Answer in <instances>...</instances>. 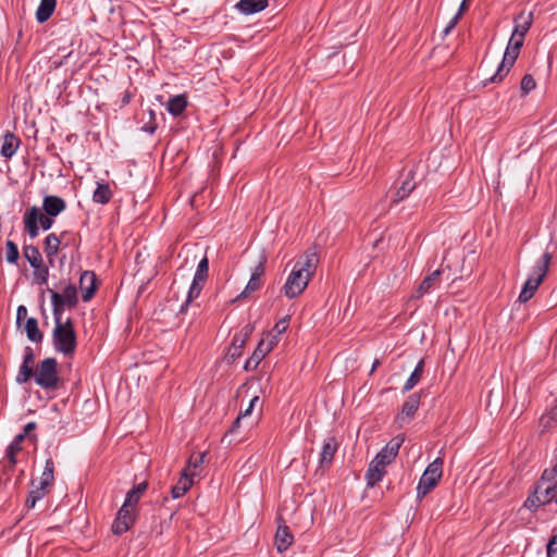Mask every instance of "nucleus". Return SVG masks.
<instances>
[{
    "label": "nucleus",
    "instance_id": "34",
    "mask_svg": "<svg viewBox=\"0 0 557 557\" xmlns=\"http://www.w3.org/2000/svg\"><path fill=\"white\" fill-rule=\"evenodd\" d=\"M54 482V462L52 458H48L45 463L44 471L40 476L39 484L44 487H50Z\"/></svg>",
    "mask_w": 557,
    "mask_h": 557
},
{
    "label": "nucleus",
    "instance_id": "7",
    "mask_svg": "<svg viewBox=\"0 0 557 557\" xmlns=\"http://www.w3.org/2000/svg\"><path fill=\"white\" fill-rule=\"evenodd\" d=\"M309 281L310 277L294 267L284 285L285 296L288 298H295L299 296L307 287Z\"/></svg>",
    "mask_w": 557,
    "mask_h": 557
},
{
    "label": "nucleus",
    "instance_id": "28",
    "mask_svg": "<svg viewBox=\"0 0 557 557\" xmlns=\"http://www.w3.org/2000/svg\"><path fill=\"white\" fill-rule=\"evenodd\" d=\"M187 107V98L185 95H177L170 98L168 102V111L173 116H180Z\"/></svg>",
    "mask_w": 557,
    "mask_h": 557
},
{
    "label": "nucleus",
    "instance_id": "29",
    "mask_svg": "<svg viewBox=\"0 0 557 557\" xmlns=\"http://www.w3.org/2000/svg\"><path fill=\"white\" fill-rule=\"evenodd\" d=\"M148 483L147 482H140L137 485H135L132 490H129L126 494L124 503L127 505H131L133 507H136L137 503L141 498V496L147 491Z\"/></svg>",
    "mask_w": 557,
    "mask_h": 557
},
{
    "label": "nucleus",
    "instance_id": "37",
    "mask_svg": "<svg viewBox=\"0 0 557 557\" xmlns=\"http://www.w3.org/2000/svg\"><path fill=\"white\" fill-rule=\"evenodd\" d=\"M416 184L410 178L405 180L395 194L394 202H399L406 199Z\"/></svg>",
    "mask_w": 557,
    "mask_h": 557
},
{
    "label": "nucleus",
    "instance_id": "43",
    "mask_svg": "<svg viewBox=\"0 0 557 557\" xmlns=\"http://www.w3.org/2000/svg\"><path fill=\"white\" fill-rule=\"evenodd\" d=\"M23 435H16L5 449V456L11 460L22 450Z\"/></svg>",
    "mask_w": 557,
    "mask_h": 557
},
{
    "label": "nucleus",
    "instance_id": "47",
    "mask_svg": "<svg viewBox=\"0 0 557 557\" xmlns=\"http://www.w3.org/2000/svg\"><path fill=\"white\" fill-rule=\"evenodd\" d=\"M421 377L422 374L413 370L403 386V393L411 391L420 382Z\"/></svg>",
    "mask_w": 557,
    "mask_h": 557
},
{
    "label": "nucleus",
    "instance_id": "54",
    "mask_svg": "<svg viewBox=\"0 0 557 557\" xmlns=\"http://www.w3.org/2000/svg\"><path fill=\"white\" fill-rule=\"evenodd\" d=\"M264 262L265 258H263V261H260L253 269L251 276L261 280V276L264 274Z\"/></svg>",
    "mask_w": 557,
    "mask_h": 557
},
{
    "label": "nucleus",
    "instance_id": "57",
    "mask_svg": "<svg viewBox=\"0 0 557 557\" xmlns=\"http://www.w3.org/2000/svg\"><path fill=\"white\" fill-rule=\"evenodd\" d=\"M468 10V2L463 1L460 3V7L458 9V12L456 13V15L458 17H461L462 14Z\"/></svg>",
    "mask_w": 557,
    "mask_h": 557
},
{
    "label": "nucleus",
    "instance_id": "6",
    "mask_svg": "<svg viewBox=\"0 0 557 557\" xmlns=\"http://www.w3.org/2000/svg\"><path fill=\"white\" fill-rule=\"evenodd\" d=\"M443 474V459L436 458L428 465L417 486V497L426 496L440 482Z\"/></svg>",
    "mask_w": 557,
    "mask_h": 557
},
{
    "label": "nucleus",
    "instance_id": "45",
    "mask_svg": "<svg viewBox=\"0 0 557 557\" xmlns=\"http://www.w3.org/2000/svg\"><path fill=\"white\" fill-rule=\"evenodd\" d=\"M16 463V458H13V460H11L10 457L4 456V458L0 461V473L9 478L10 473L14 470Z\"/></svg>",
    "mask_w": 557,
    "mask_h": 557
},
{
    "label": "nucleus",
    "instance_id": "40",
    "mask_svg": "<svg viewBox=\"0 0 557 557\" xmlns=\"http://www.w3.org/2000/svg\"><path fill=\"white\" fill-rule=\"evenodd\" d=\"M33 269L34 282L38 285L47 284L49 277V268L45 263H41L38 265V268Z\"/></svg>",
    "mask_w": 557,
    "mask_h": 557
},
{
    "label": "nucleus",
    "instance_id": "64",
    "mask_svg": "<svg viewBox=\"0 0 557 557\" xmlns=\"http://www.w3.org/2000/svg\"><path fill=\"white\" fill-rule=\"evenodd\" d=\"M259 403V396H253L249 401V407L253 409L255 405Z\"/></svg>",
    "mask_w": 557,
    "mask_h": 557
},
{
    "label": "nucleus",
    "instance_id": "13",
    "mask_svg": "<svg viewBox=\"0 0 557 557\" xmlns=\"http://www.w3.org/2000/svg\"><path fill=\"white\" fill-rule=\"evenodd\" d=\"M277 520L282 523L278 524L275 533V546L278 553H284L293 545L294 535L282 517H278Z\"/></svg>",
    "mask_w": 557,
    "mask_h": 557
},
{
    "label": "nucleus",
    "instance_id": "9",
    "mask_svg": "<svg viewBox=\"0 0 557 557\" xmlns=\"http://www.w3.org/2000/svg\"><path fill=\"white\" fill-rule=\"evenodd\" d=\"M404 443L403 437H394L392 438L374 457V460H376L380 463V467L382 466H388L392 463V461L396 458L398 455L399 448L401 444Z\"/></svg>",
    "mask_w": 557,
    "mask_h": 557
},
{
    "label": "nucleus",
    "instance_id": "56",
    "mask_svg": "<svg viewBox=\"0 0 557 557\" xmlns=\"http://www.w3.org/2000/svg\"><path fill=\"white\" fill-rule=\"evenodd\" d=\"M460 17H458L456 14L455 16L448 22L447 26L444 28V35H448L457 25Z\"/></svg>",
    "mask_w": 557,
    "mask_h": 557
},
{
    "label": "nucleus",
    "instance_id": "15",
    "mask_svg": "<svg viewBox=\"0 0 557 557\" xmlns=\"http://www.w3.org/2000/svg\"><path fill=\"white\" fill-rule=\"evenodd\" d=\"M65 234L66 232H63L58 236L55 233H50L44 239V252L51 265L53 264L54 258L61 247V239Z\"/></svg>",
    "mask_w": 557,
    "mask_h": 557
},
{
    "label": "nucleus",
    "instance_id": "5",
    "mask_svg": "<svg viewBox=\"0 0 557 557\" xmlns=\"http://www.w3.org/2000/svg\"><path fill=\"white\" fill-rule=\"evenodd\" d=\"M35 383L44 389L54 391L59 386L58 362L55 358L49 357L40 361L33 370Z\"/></svg>",
    "mask_w": 557,
    "mask_h": 557
},
{
    "label": "nucleus",
    "instance_id": "14",
    "mask_svg": "<svg viewBox=\"0 0 557 557\" xmlns=\"http://www.w3.org/2000/svg\"><path fill=\"white\" fill-rule=\"evenodd\" d=\"M79 288L83 301H89L97 290V277L94 271H84L79 277Z\"/></svg>",
    "mask_w": 557,
    "mask_h": 557
},
{
    "label": "nucleus",
    "instance_id": "24",
    "mask_svg": "<svg viewBox=\"0 0 557 557\" xmlns=\"http://www.w3.org/2000/svg\"><path fill=\"white\" fill-rule=\"evenodd\" d=\"M113 193L109 183L97 182V188L92 194V201L100 205H106L112 199Z\"/></svg>",
    "mask_w": 557,
    "mask_h": 557
},
{
    "label": "nucleus",
    "instance_id": "52",
    "mask_svg": "<svg viewBox=\"0 0 557 557\" xmlns=\"http://www.w3.org/2000/svg\"><path fill=\"white\" fill-rule=\"evenodd\" d=\"M37 428V424L36 422H28L25 426H24V430L22 433H20L18 435H23V441L29 436V437H34L36 440V435H32L30 433Z\"/></svg>",
    "mask_w": 557,
    "mask_h": 557
},
{
    "label": "nucleus",
    "instance_id": "61",
    "mask_svg": "<svg viewBox=\"0 0 557 557\" xmlns=\"http://www.w3.org/2000/svg\"><path fill=\"white\" fill-rule=\"evenodd\" d=\"M548 416H549V419H552V420H557V405H556V406H554V407L550 409V411H549Z\"/></svg>",
    "mask_w": 557,
    "mask_h": 557
},
{
    "label": "nucleus",
    "instance_id": "17",
    "mask_svg": "<svg viewBox=\"0 0 557 557\" xmlns=\"http://www.w3.org/2000/svg\"><path fill=\"white\" fill-rule=\"evenodd\" d=\"M420 400L421 397L420 394L418 393H413L410 396H408V398L403 404L401 411L398 414L397 419L401 421L405 419L411 420L414 417L417 410L419 409Z\"/></svg>",
    "mask_w": 557,
    "mask_h": 557
},
{
    "label": "nucleus",
    "instance_id": "32",
    "mask_svg": "<svg viewBox=\"0 0 557 557\" xmlns=\"http://www.w3.org/2000/svg\"><path fill=\"white\" fill-rule=\"evenodd\" d=\"M269 352L265 351L262 345L258 344L256 349L253 350L250 358L245 362L244 370L245 371H252L255 370L261 360L268 355Z\"/></svg>",
    "mask_w": 557,
    "mask_h": 557
},
{
    "label": "nucleus",
    "instance_id": "58",
    "mask_svg": "<svg viewBox=\"0 0 557 557\" xmlns=\"http://www.w3.org/2000/svg\"><path fill=\"white\" fill-rule=\"evenodd\" d=\"M240 421H242V418L237 417L236 420L233 422L231 429H230L231 433H234L239 428Z\"/></svg>",
    "mask_w": 557,
    "mask_h": 557
},
{
    "label": "nucleus",
    "instance_id": "55",
    "mask_svg": "<svg viewBox=\"0 0 557 557\" xmlns=\"http://www.w3.org/2000/svg\"><path fill=\"white\" fill-rule=\"evenodd\" d=\"M26 317H27V308L23 305L18 306L17 310H16V322L20 323Z\"/></svg>",
    "mask_w": 557,
    "mask_h": 557
},
{
    "label": "nucleus",
    "instance_id": "18",
    "mask_svg": "<svg viewBox=\"0 0 557 557\" xmlns=\"http://www.w3.org/2000/svg\"><path fill=\"white\" fill-rule=\"evenodd\" d=\"M269 5V0H239L235 8L243 14L250 15L263 11Z\"/></svg>",
    "mask_w": 557,
    "mask_h": 557
},
{
    "label": "nucleus",
    "instance_id": "30",
    "mask_svg": "<svg viewBox=\"0 0 557 557\" xmlns=\"http://www.w3.org/2000/svg\"><path fill=\"white\" fill-rule=\"evenodd\" d=\"M27 338L34 343H40L44 338L42 332L38 327V321L35 318H28L25 324Z\"/></svg>",
    "mask_w": 557,
    "mask_h": 557
},
{
    "label": "nucleus",
    "instance_id": "42",
    "mask_svg": "<svg viewBox=\"0 0 557 557\" xmlns=\"http://www.w3.org/2000/svg\"><path fill=\"white\" fill-rule=\"evenodd\" d=\"M20 258L17 245L12 240L5 242V259L9 263H16Z\"/></svg>",
    "mask_w": 557,
    "mask_h": 557
},
{
    "label": "nucleus",
    "instance_id": "2",
    "mask_svg": "<svg viewBox=\"0 0 557 557\" xmlns=\"http://www.w3.org/2000/svg\"><path fill=\"white\" fill-rule=\"evenodd\" d=\"M557 499V460L556 463L545 469L534 486L533 492L524 502V507L535 511L540 507Z\"/></svg>",
    "mask_w": 557,
    "mask_h": 557
},
{
    "label": "nucleus",
    "instance_id": "60",
    "mask_svg": "<svg viewBox=\"0 0 557 557\" xmlns=\"http://www.w3.org/2000/svg\"><path fill=\"white\" fill-rule=\"evenodd\" d=\"M36 500H34L33 498H30L29 496L26 498V502H25V507L27 509H33L36 505Z\"/></svg>",
    "mask_w": 557,
    "mask_h": 557
},
{
    "label": "nucleus",
    "instance_id": "59",
    "mask_svg": "<svg viewBox=\"0 0 557 557\" xmlns=\"http://www.w3.org/2000/svg\"><path fill=\"white\" fill-rule=\"evenodd\" d=\"M413 370H414V371H417V372H418V373H420V374H423V370H424V359H421V360L417 363V366H416V368H414Z\"/></svg>",
    "mask_w": 557,
    "mask_h": 557
},
{
    "label": "nucleus",
    "instance_id": "23",
    "mask_svg": "<svg viewBox=\"0 0 557 557\" xmlns=\"http://www.w3.org/2000/svg\"><path fill=\"white\" fill-rule=\"evenodd\" d=\"M385 468V466H382L381 468L380 463L373 459L366 472L367 485L373 487L376 483H379L386 472Z\"/></svg>",
    "mask_w": 557,
    "mask_h": 557
},
{
    "label": "nucleus",
    "instance_id": "50",
    "mask_svg": "<svg viewBox=\"0 0 557 557\" xmlns=\"http://www.w3.org/2000/svg\"><path fill=\"white\" fill-rule=\"evenodd\" d=\"M46 494H47V487H44L42 485L39 484L38 486H36L34 490H32L29 492L28 496L30 498H33L34 500L38 502L41 498H44Z\"/></svg>",
    "mask_w": 557,
    "mask_h": 557
},
{
    "label": "nucleus",
    "instance_id": "53",
    "mask_svg": "<svg viewBox=\"0 0 557 557\" xmlns=\"http://www.w3.org/2000/svg\"><path fill=\"white\" fill-rule=\"evenodd\" d=\"M264 262L265 258H263V261H260L253 269L251 276L261 280V276L264 274Z\"/></svg>",
    "mask_w": 557,
    "mask_h": 557
},
{
    "label": "nucleus",
    "instance_id": "10",
    "mask_svg": "<svg viewBox=\"0 0 557 557\" xmlns=\"http://www.w3.org/2000/svg\"><path fill=\"white\" fill-rule=\"evenodd\" d=\"M319 257L314 248L308 249L299 257L295 265L298 270L304 272L308 277H312L317 271Z\"/></svg>",
    "mask_w": 557,
    "mask_h": 557
},
{
    "label": "nucleus",
    "instance_id": "36",
    "mask_svg": "<svg viewBox=\"0 0 557 557\" xmlns=\"http://www.w3.org/2000/svg\"><path fill=\"white\" fill-rule=\"evenodd\" d=\"M27 210H35L36 223L39 225L40 228H42L44 231H48L52 227L54 223V216H50L46 213H42L40 209L36 206H33Z\"/></svg>",
    "mask_w": 557,
    "mask_h": 557
},
{
    "label": "nucleus",
    "instance_id": "27",
    "mask_svg": "<svg viewBox=\"0 0 557 557\" xmlns=\"http://www.w3.org/2000/svg\"><path fill=\"white\" fill-rule=\"evenodd\" d=\"M24 228L28 236L34 239L39 235V225L36 223L35 210H26L23 215Z\"/></svg>",
    "mask_w": 557,
    "mask_h": 557
},
{
    "label": "nucleus",
    "instance_id": "46",
    "mask_svg": "<svg viewBox=\"0 0 557 557\" xmlns=\"http://www.w3.org/2000/svg\"><path fill=\"white\" fill-rule=\"evenodd\" d=\"M536 87V83L532 75L525 74L520 84V89L523 95H528L530 91H532Z\"/></svg>",
    "mask_w": 557,
    "mask_h": 557
},
{
    "label": "nucleus",
    "instance_id": "38",
    "mask_svg": "<svg viewBox=\"0 0 557 557\" xmlns=\"http://www.w3.org/2000/svg\"><path fill=\"white\" fill-rule=\"evenodd\" d=\"M246 342L242 338L233 336L231 347L228 348L227 357L234 361L242 356V350L245 347Z\"/></svg>",
    "mask_w": 557,
    "mask_h": 557
},
{
    "label": "nucleus",
    "instance_id": "41",
    "mask_svg": "<svg viewBox=\"0 0 557 557\" xmlns=\"http://www.w3.org/2000/svg\"><path fill=\"white\" fill-rule=\"evenodd\" d=\"M208 272H209V260L207 257H203L197 265V270H196V273H195L193 280L206 283L207 277H208Z\"/></svg>",
    "mask_w": 557,
    "mask_h": 557
},
{
    "label": "nucleus",
    "instance_id": "4",
    "mask_svg": "<svg viewBox=\"0 0 557 557\" xmlns=\"http://www.w3.org/2000/svg\"><path fill=\"white\" fill-rule=\"evenodd\" d=\"M53 348L64 356H72L77 347V337L74 322L71 318L64 321L63 325H54L52 331Z\"/></svg>",
    "mask_w": 557,
    "mask_h": 557
},
{
    "label": "nucleus",
    "instance_id": "51",
    "mask_svg": "<svg viewBox=\"0 0 557 557\" xmlns=\"http://www.w3.org/2000/svg\"><path fill=\"white\" fill-rule=\"evenodd\" d=\"M253 332V325L252 324H246L239 333H236L234 336L242 338L244 342H247V339L250 337V335Z\"/></svg>",
    "mask_w": 557,
    "mask_h": 557
},
{
    "label": "nucleus",
    "instance_id": "20",
    "mask_svg": "<svg viewBox=\"0 0 557 557\" xmlns=\"http://www.w3.org/2000/svg\"><path fill=\"white\" fill-rule=\"evenodd\" d=\"M445 271H446V269L442 265L441 269H437V270L433 271L432 273H430L429 275H426L424 277V280L420 283V285L417 289L418 297H421L424 294H428L434 287V285L438 282L440 275L444 274Z\"/></svg>",
    "mask_w": 557,
    "mask_h": 557
},
{
    "label": "nucleus",
    "instance_id": "12",
    "mask_svg": "<svg viewBox=\"0 0 557 557\" xmlns=\"http://www.w3.org/2000/svg\"><path fill=\"white\" fill-rule=\"evenodd\" d=\"M35 361V352L32 347L26 346L24 349L23 362L15 377L17 384H25L33 376V364Z\"/></svg>",
    "mask_w": 557,
    "mask_h": 557
},
{
    "label": "nucleus",
    "instance_id": "1",
    "mask_svg": "<svg viewBox=\"0 0 557 557\" xmlns=\"http://www.w3.org/2000/svg\"><path fill=\"white\" fill-rule=\"evenodd\" d=\"M533 23V13L525 14L521 12L515 17V27L506 47L502 62L498 64L496 72L482 81L483 87L488 84L500 83L513 66L519 57L520 49L523 46L524 37Z\"/></svg>",
    "mask_w": 557,
    "mask_h": 557
},
{
    "label": "nucleus",
    "instance_id": "19",
    "mask_svg": "<svg viewBox=\"0 0 557 557\" xmlns=\"http://www.w3.org/2000/svg\"><path fill=\"white\" fill-rule=\"evenodd\" d=\"M21 145V139L11 132H7L3 136V143L1 146V156L10 159L16 152Z\"/></svg>",
    "mask_w": 557,
    "mask_h": 557
},
{
    "label": "nucleus",
    "instance_id": "49",
    "mask_svg": "<svg viewBox=\"0 0 557 557\" xmlns=\"http://www.w3.org/2000/svg\"><path fill=\"white\" fill-rule=\"evenodd\" d=\"M546 557H557V533L553 534L546 545Z\"/></svg>",
    "mask_w": 557,
    "mask_h": 557
},
{
    "label": "nucleus",
    "instance_id": "25",
    "mask_svg": "<svg viewBox=\"0 0 557 557\" xmlns=\"http://www.w3.org/2000/svg\"><path fill=\"white\" fill-rule=\"evenodd\" d=\"M193 483V479L188 478V471H182L178 482L171 488L172 498L182 497L191 487Z\"/></svg>",
    "mask_w": 557,
    "mask_h": 557
},
{
    "label": "nucleus",
    "instance_id": "48",
    "mask_svg": "<svg viewBox=\"0 0 557 557\" xmlns=\"http://www.w3.org/2000/svg\"><path fill=\"white\" fill-rule=\"evenodd\" d=\"M289 320H290V317L289 315H285L284 318H282L280 321H277L275 323V325L273 326L271 332H273L274 334H276V335H278L281 337V335L284 332H286V330L288 329Z\"/></svg>",
    "mask_w": 557,
    "mask_h": 557
},
{
    "label": "nucleus",
    "instance_id": "35",
    "mask_svg": "<svg viewBox=\"0 0 557 557\" xmlns=\"http://www.w3.org/2000/svg\"><path fill=\"white\" fill-rule=\"evenodd\" d=\"M206 454L199 453V454H193L188 461L187 467L183 471H188V478L193 479L197 472L196 470L201 467L203 463Z\"/></svg>",
    "mask_w": 557,
    "mask_h": 557
},
{
    "label": "nucleus",
    "instance_id": "44",
    "mask_svg": "<svg viewBox=\"0 0 557 557\" xmlns=\"http://www.w3.org/2000/svg\"><path fill=\"white\" fill-rule=\"evenodd\" d=\"M280 342V336L269 331L259 344L263 346L265 351L270 352Z\"/></svg>",
    "mask_w": 557,
    "mask_h": 557
},
{
    "label": "nucleus",
    "instance_id": "3",
    "mask_svg": "<svg viewBox=\"0 0 557 557\" xmlns=\"http://www.w3.org/2000/svg\"><path fill=\"white\" fill-rule=\"evenodd\" d=\"M552 258L553 255L546 251L535 262L534 267L532 268V272L529 274L527 281L524 282L523 287L518 297V300L520 302H527L534 296L535 292L537 290L539 286L542 284L548 272Z\"/></svg>",
    "mask_w": 557,
    "mask_h": 557
},
{
    "label": "nucleus",
    "instance_id": "22",
    "mask_svg": "<svg viewBox=\"0 0 557 557\" xmlns=\"http://www.w3.org/2000/svg\"><path fill=\"white\" fill-rule=\"evenodd\" d=\"M59 297L61 299V304L65 306L67 309H74L78 304V295L76 285L73 283H69Z\"/></svg>",
    "mask_w": 557,
    "mask_h": 557
},
{
    "label": "nucleus",
    "instance_id": "63",
    "mask_svg": "<svg viewBox=\"0 0 557 557\" xmlns=\"http://www.w3.org/2000/svg\"><path fill=\"white\" fill-rule=\"evenodd\" d=\"M380 366H381V361L379 359H375L372 363L370 374H372Z\"/></svg>",
    "mask_w": 557,
    "mask_h": 557
},
{
    "label": "nucleus",
    "instance_id": "62",
    "mask_svg": "<svg viewBox=\"0 0 557 557\" xmlns=\"http://www.w3.org/2000/svg\"><path fill=\"white\" fill-rule=\"evenodd\" d=\"M251 411H252V409L248 406L244 411H240L238 417H240L243 419V418H245L247 416H250Z\"/></svg>",
    "mask_w": 557,
    "mask_h": 557
},
{
    "label": "nucleus",
    "instance_id": "8",
    "mask_svg": "<svg viewBox=\"0 0 557 557\" xmlns=\"http://www.w3.org/2000/svg\"><path fill=\"white\" fill-rule=\"evenodd\" d=\"M135 510L136 507L123 503L112 523V532L114 534L121 535L131 529L135 522Z\"/></svg>",
    "mask_w": 557,
    "mask_h": 557
},
{
    "label": "nucleus",
    "instance_id": "21",
    "mask_svg": "<svg viewBox=\"0 0 557 557\" xmlns=\"http://www.w3.org/2000/svg\"><path fill=\"white\" fill-rule=\"evenodd\" d=\"M47 292L50 294L51 304H52V314L54 320V325H63V312L65 310V306L61 304V299L59 297V293L52 288H47Z\"/></svg>",
    "mask_w": 557,
    "mask_h": 557
},
{
    "label": "nucleus",
    "instance_id": "39",
    "mask_svg": "<svg viewBox=\"0 0 557 557\" xmlns=\"http://www.w3.org/2000/svg\"><path fill=\"white\" fill-rule=\"evenodd\" d=\"M261 286V280L250 276L245 289L233 301H238L240 299L249 297L251 293L258 290Z\"/></svg>",
    "mask_w": 557,
    "mask_h": 557
},
{
    "label": "nucleus",
    "instance_id": "16",
    "mask_svg": "<svg viewBox=\"0 0 557 557\" xmlns=\"http://www.w3.org/2000/svg\"><path fill=\"white\" fill-rule=\"evenodd\" d=\"M66 209V202L59 196L48 195L42 199V210L50 216H57Z\"/></svg>",
    "mask_w": 557,
    "mask_h": 557
},
{
    "label": "nucleus",
    "instance_id": "33",
    "mask_svg": "<svg viewBox=\"0 0 557 557\" xmlns=\"http://www.w3.org/2000/svg\"><path fill=\"white\" fill-rule=\"evenodd\" d=\"M205 284L203 282L193 280L186 300L180 308V313L186 312L188 305L200 295Z\"/></svg>",
    "mask_w": 557,
    "mask_h": 557
},
{
    "label": "nucleus",
    "instance_id": "11",
    "mask_svg": "<svg viewBox=\"0 0 557 557\" xmlns=\"http://www.w3.org/2000/svg\"><path fill=\"white\" fill-rule=\"evenodd\" d=\"M338 443L337 440L334 436L327 437L322 446V450L320 453V459H319V468L318 470H321L324 472L327 470L332 462L335 453L337 451Z\"/></svg>",
    "mask_w": 557,
    "mask_h": 557
},
{
    "label": "nucleus",
    "instance_id": "31",
    "mask_svg": "<svg viewBox=\"0 0 557 557\" xmlns=\"http://www.w3.org/2000/svg\"><path fill=\"white\" fill-rule=\"evenodd\" d=\"M23 253L32 268H38L39 264L44 263L39 249L34 245H25L23 247Z\"/></svg>",
    "mask_w": 557,
    "mask_h": 557
},
{
    "label": "nucleus",
    "instance_id": "26",
    "mask_svg": "<svg viewBox=\"0 0 557 557\" xmlns=\"http://www.w3.org/2000/svg\"><path fill=\"white\" fill-rule=\"evenodd\" d=\"M57 7V0H41L37 11L36 18L39 23L47 22L53 14Z\"/></svg>",
    "mask_w": 557,
    "mask_h": 557
}]
</instances>
